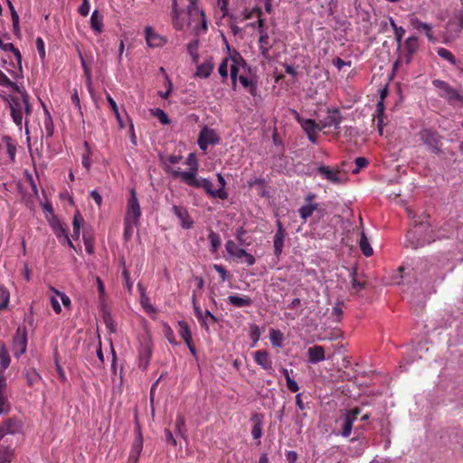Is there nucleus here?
Segmentation results:
<instances>
[{
    "label": "nucleus",
    "mask_w": 463,
    "mask_h": 463,
    "mask_svg": "<svg viewBox=\"0 0 463 463\" xmlns=\"http://www.w3.org/2000/svg\"><path fill=\"white\" fill-rule=\"evenodd\" d=\"M44 128L47 137H52L53 135V124L49 112H46V118L44 120Z\"/></svg>",
    "instance_id": "obj_57"
},
{
    "label": "nucleus",
    "mask_w": 463,
    "mask_h": 463,
    "mask_svg": "<svg viewBox=\"0 0 463 463\" xmlns=\"http://www.w3.org/2000/svg\"><path fill=\"white\" fill-rule=\"evenodd\" d=\"M107 101L108 103L109 104L112 111L114 112L118 121V124L120 127H123V123H122V119H121V117H120V114H119V111H118V105L116 103V101L113 99V98L108 94L107 97Z\"/></svg>",
    "instance_id": "obj_51"
},
{
    "label": "nucleus",
    "mask_w": 463,
    "mask_h": 463,
    "mask_svg": "<svg viewBox=\"0 0 463 463\" xmlns=\"http://www.w3.org/2000/svg\"><path fill=\"white\" fill-rule=\"evenodd\" d=\"M278 229L273 238L274 254L279 258L283 250L285 232L280 222H277Z\"/></svg>",
    "instance_id": "obj_21"
},
{
    "label": "nucleus",
    "mask_w": 463,
    "mask_h": 463,
    "mask_svg": "<svg viewBox=\"0 0 463 463\" xmlns=\"http://www.w3.org/2000/svg\"><path fill=\"white\" fill-rule=\"evenodd\" d=\"M227 303L235 307H247L251 306L252 300L248 296L244 295H231L227 298Z\"/></svg>",
    "instance_id": "obj_26"
},
{
    "label": "nucleus",
    "mask_w": 463,
    "mask_h": 463,
    "mask_svg": "<svg viewBox=\"0 0 463 463\" xmlns=\"http://www.w3.org/2000/svg\"><path fill=\"white\" fill-rule=\"evenodd\" d=\"M151 114L153 116H155L156 118H157L159 119V121L163 124V125H167L170 123V119L168 118V116L166 115V113L161 109H151Z\"/></svg>",
    "instance_id": "obj_49"
},
{
    "label": "nucleus",
    "mask_w": 463,
    "mask_h": 463,
    "mask_svg": "<svg viewBox=\"0 0 463 463\" xmlns=\"http://www.w3.org/2000/svg\"><path fill=\"white\" fill-rule=\"evenodd\" d=\"M188 21L183 17L182 12L178 9L177 0L172 1V21L173 26L177 31H183L186 26L190 27L193 34L199 37L206 33L208 30L207 21L203 10L197 5L198 0H187Z\"/></svg>",
    "instance_id": "obj_1"
},
{
    "label": "nucleus",
    "mask_w": 463,
    "mask_h": 463,
    "mask_svg": "<svg viewBox=\"0 0 463 463\" xmlns=\"http://www.w3.org/2000/svg\"><path fill=\"white\" fill-rule=\"evenodd\" d=\"M219 140L215 130L204 126L198 136V146L202 150L206 151L209 145L218 144Z\"/></svg>",
    "instance_id": "obj_13"
},
{
    "label": "nucleus",
    "mask_w": 463,
    "mask_h": 463,
    "mask_svg": "<svg viewBox=\"0 0 463 463\" xmlns=\"http://www.w3.org/2000/svg\"><path fill=\"white\" fill-rule=\"evenodd\" d=\"M36 49L42 59L45 57L44 42L42 38L38 37L35 42Z\"/></svg>",
    "instance_id": "obj_62"
},
{
    "label": "nucleus",
    "mask_w": 463,
    "mask_h": 463,
    "mask_svg": "<svg viewBox=\"0 0 463 463\" xmlns=\"http://www.w3.org/2000/svg\"><path fill=\"white\" fill-rule=\"evenodd\" d=\"M213 269L220 275L222 281L227 280V277H228L227 270L225 269V268L222 265L214 264Z\"/></svg>",
    "instance_id": "obj_63"
},
{
    "label": "nucleus",
    "mask_w": 463,
    "mask_h": 463,
    "mask_svg": "<svg viewBox=\"0 0 463 463\" xmlns=\"http://www.w3.org/2000/svg\"><path fill=\"white\" fill-rule=\"evenodd\" d=\"M165 85H166V90L158 92L159 97L162 98L163 99H165L170 96V94L172 92V89H173L172 81L168 78V76L165 77Z\"/></svg>",
    "instance_id": "obj_59"
},
{
    "label": "nucleus",
    "mask_w": 463,
    "mask_h": 463,
    "mask_svg": "<svg viewBox=\"0 0 463 463\" xmlns=\"http://www.w3.org/2000/svg\"><path fill=\"white\" fill-rule=\"evenodd\" d=\"M21 96H10L5 98V102L10 109V116L15 126L21 130L24 124L25 125V134H29L27 117L33 112V107L29 100V95L19 88L15 90Z\"/></svg>",
    "instance_id": "obj_2"
},
{
    "label": "nucleus",
    "mask_w": 463,
    "mask_h": 463,
    "mask_svg": "<svg viewBox=\"0 0 463 463\" xmlns=\"http://www.w3.org/2000/svg\"><path fill=\"white\" fill-rule=\"evenodd\" d=\"M231 68L230 75L232 83V89L235 90L237 87V78L241 73L250 72V69L247 65L242 56L236 51L231 53Z\"/></svg>",
    "instance_id": "obj_9"
},
{
    "label": "nucleus",
    "mask_w": 463,
    "mask_h": 463,
    "mask_svg": "<svg viewBox=\"0 0 463 463\" xmlns=\"http://www.w3.org/2000/svg\"><path fill=\"white\" fill-rule=\"evenodd\" d=\"M286 383H287V387L290 392H296L298 391L299 386H298V383L291 377H288V380H286Z\"/></svg>",
    "instance_id": "obj_64"
},
{
    "label": "nucleus",
    "mask_w": 463,
    "mask_h": 463,
    "mask_svg": "<svg viewBox=\"0 0 463 463\" xmlns=\"http://www.w3.org/2000/svg\"><path fill=\"white\" fill-rule=\"evenodd\" d=\"M172 212L179 219L184 229H190L193 226V221L185 208L183 206L173 205Z\"/></svg>",
    "instance_id": "obj_22"
},
{
    "label": "nucleus",
    "mask_w": 463,
    "mask_h": 463,
    "mask_svg": "<svg viewBox=\"0 0 463 463\" xmlns=\"http://www.w3.org/2000/svg\"><path fill=\"white\" fill-rule=\"evenodd\" d=\"M20 422L10 418L5 420L2 427H0V463H5L9 461V448L5 445V440H3L5 435L14 434L20 431Z\"/></svg>",
    "instance_id": "obj_7"
},
{
    "label": "nucleus",
    "mask_w": 463,
    "mask_h": 463,
    "mask_svg": "<svg viewBox=\"0 0 463 463\" xmlns=\"http://www.w3.org/2000/svg\"><path fill=\"white\" fill-rule=\"evenodd\" d=\"M317 172L322 178L335 184H342L345 180V173L326 165H320L317 168Z\"/></svg>",
    "instance_id": "obj_15"
},
{
    "label": "nucleus",
    "mask_w": 463,
    "mask_h": 463,
    "mask_svg": "<svg viewBox=\"0 0 463 463\" xmlns=\"http://www.w3.org/2000/svg\"><path fill=\"white\" fill-rule=\"evenodd\" d=\"M410 24L415 30L424 32L430 42H432V43L436 42V38L431 32V30H432L431 24L423 23L420 20H419L417 17H414V16H411L410 18Z\"/></svg>",
    "instance_id": "obj_19"
},
{
    "label": "nucleus",
    "mask_w": 463,
    "mask_h": 463,
    "mask_svg": "<svg viewBox=\"0 0 463 463\" xmlns=\"http://www.w3.org/2000/svg\"><path fill=\"white\" fill-rule=\"evenodd\" d=\"M198 47L199 40L197 39V37L187 44V52L192 56L193 61L194 62H196L199 59V55L197 52Z\"/></svg>",
    "instance_id": "obj_47"
},
{
    "label": "nucleus",
    "mask_w": 463,
    "mask_h": 463,
    "mask_svg": "<svg viewBox=\"0 0 463 463\" xmlns=\"http://www.w3.org/2000/svg\"><path fill=\"white\" fill-rule=\"evenodd\" d=\"M260 335L261 333L260 327L255 324L251 325L250 327V338L253 342L252 346H254L259 342Z\"/></svg>",
    "instance_id": "obj_53"
},
{
    "label": "nucleus",
    "mask_w": 463,
    "mask_h": 463,
    "mask_svg": "<svg viewBox=\"0 0 463 463\" xmlns=\"http://www.w3.org/2000/svg\"><path fill=\"white\" fill-rule=\"evenodd\" d=\"M194 313L198 320L200 321L202 326L208 332L209 331V326L207 323V320H205L203 313L202 309L196 306V304L194 302Z\"/></svg>",
    "instance_id": "obj_52"
},
{
    "label": "nucleus",
    "mask_w": 463,
    "mask_h": 463,
    "mask_svg": "<svg viewBox=\"0 0 463 463\" xmlns=\"http://www.w3.org/2000/svg\"><path fill=\"white\" fill-rule=\"evenodd\" d=\"M246 231L241 227L236 231L235 238L238 241V242L242 246H248L250 245L249 242L245 240Z\"/></svg>",
    "instance_id": "obj_58"
},
{
    "label": "nucleus",
    "mask_w": 463,
    "mask_h": 463,
    "mask_svg": "<svg viewBox=\"0 0 463 463\" xmlns=\"http://www.w3.org/2000/svg\"><path fill=\"white\" fill-rule=\"evenodd\" d=\"M4 140L6 143V149L7 154L12 161L15 158V153H16V147L11 142V138L7 136L4 137Z\"/></svg>",
    "instance_id": "obj_55"
},
{
    "label": "nucleus",
    "mask_w": 463,
    "mask_h": 463,
    "mask_svg": "<svg viewBox=\"0 0 463 463\" xmlns=\"http://www.w3.org/2000/svg\"><path fill=\"white\" fill-rule=\"evenodd\" d=\"M404 33H405V29L403 27H402V26H399L394 31V38H395V41L397 43V45H398L399 49L402 46V39Z\"/></svg>",
    "instance_id": "obj_61"
},
{
    "label": "nucleus",
    "mask_w": 463,
    "mask_h": 463,
    "mask_svg": "<svg viewBox=\"0 0 463 463\" xmlns=\"http://www.w3.org/2000/svg\"><path fill=\"white\" fill-rule=\"evenodd\" d=\"M0 49H3L5 51L11 50L14 56L16 57L17 61H21V53L19 50L16 49L12 43L3 44L2 41L0 40Z\"/></svg>",
    "instance_id": "obj_60"
},
{
    "label": "nucleus",
    "mask_w": 463,
    "mask_h": 463,
    "mask_svg": "<svg viewBox=\"0 0 463 463\" xmlns=\"http://www.w3.org/2000/svg\"><path fill=\"white\" fill-rule=\"evenodd\" d=\"M90 27L96 33H100L103 31V16L95 10L90 17Z\"/></svg>",
    "instance_id": "obj_35"
},
{
    "label": "nucleus",
    "mask_w": 463,
    "mask_h": 463,
    "mask_svg": "<svg viewBox=\"0 0 463 463\" xmlns=\"http://www.w3.org/2000/svg\"><path fill=\"white\" fill-rule=\"evenodd\" d=\"M359 247L364 256L370 257L373 255V248L371 247L369 240L367 239L364 232H362V233H361V238L359 241Z\"/></svg>",
    "instance_id": "obj_38"
},
{
    "label": "nucleus",
    "mask_w": 463,
    "mask_h": 463,
    "mask_svg": "<svg viewBox=\"0 0 463 463\" xmlns=\"http://www.w3.org/2000/svg\"><path fill=\"white\" fill-rule=\"evenodd\" d=\"M52 229L56 237L61 243H67L71 248L74 247L71 239L69 238L66 228H64V226L60 222H54L52 224Z\"/></svg>",
    "instance_id": "obj_27"
},
{
    "label": "nucleus",
    "mask_w": 463,
    "mask_h": 463,
    "mask_svg": "<svg viewBox=\"0 0 463 463\" xmlns=\"http://www.w3.org/2000/svg\"><path fill=\"white\" fill-rule=\"evenodd\" d=\"M359 412H360V411L358 409H354V410H351V411H347V413L345 416V420H344L342 432H341L343 437L346 438V437L350 436V434L352 432V429H353V424L355 421V420L357 419Z\"/></svg>",
    "instance_id": "obj_20"
},
{
    "label": "nucleus",
    "mask_w": 463,
    "mask_h": 463,
    "mask_svg": "<svg viewBox=\"0 0 463 463\" xmlns=\"http://www.w3.org/2000/svg\"><path fill=\"white\" fill-rule=\"evenodd\" d=\"M430 270L431 261L428 259L418 260L411 268L402 266L399 269L402 283L411 282V278H414L417 281L421 280L430 272Z\"/></svg>",
    "instance_id": "obj_5"
},
{
    "label": "nucleus",
    "mask_w": 463,
    "mask_h": 463,
    "mask_svg": "<svg viewBox=\"0 0 463 463\" xmlns=\"http://www.w3.org/2000/svg\"><path fill=\"white\" fill-rule=\"evenodd\" d=\"M151 358V348L148 344L145 345L139 352L140 366L146 369Z\"/></svg>",
    "instance_id": "obj_39"
},
{
    "label": "nucleus",
    "mask_w": 463,
    "mask_h": 463,
    "mask_svg": "<svg viewBox=\"0 0 463 463\" xmlns=\"http://www.w3.org/2000/svg\"><path fill=\"white\" fill-rule=\"evenodd\" d=\"M257 24H258V32L260 34L259 42H258L259 49L260 51L262 57L265 60H269L270 59L269 50L274 45L276 40L270 39V37L269 36L268 31L265 27V19L257 20Z\"/></svg>",
    "instance_id": "obj_10"
},
{
    "label": "nucleus",
    "mask_w": 463,
    "mask_h": 463,
    "mask_svg": "<svg viewBox=\"0 0 463 463\" xmlns=\"http://www.w3.org/2000/svg\"><path fill=\"white\" fill-rule=\"evenodd\" d=\"M164 335L165 336V338L167 339V341L173 345H177L178 343L176 342L175 338V334H174V331L172 330V328L165 324L164 325Z\"/></svg>",
    "instance_id": "obj_56"
},
{
    "label": "nucleus",
    "mask_w": 463,
    "mask_h": 463,
    "mask_svg": "<svg viewBox=\"0 0 463 463\" xmlns=\"http://www.w3.org/2000/svg\"><path fill=\"white\" fill-rule=\"evenodd\" d=\"M146 41L150 47H159L163 43V39L156 33L151 27H146L145 30Z\"/></svg>",
    "instance_id": "obj_33"
},
{
    "label": "nucleus",
    "mask_w": 463,
    "mask_h": 463,
    "mask_svg": "<svg viewBox=\"0 0 463 463\" xmlns=\"http://www.w3.org/2000/svg\"><path fill=\"white\" fill-rule=\"evenodd\" d=\"M342 116L337 109H328L327 115L320 120V126L323 128L334 127L335 129L340 128Z\"/></svg>",
    "instance_id": "obj_17"
},
{
    "label": "nucleus",
    "mask_w": 463,
    "mask_h": 463,
    "mask_svg": "<svg viewBox=\"0 0 463 463\" xmlns=\"http://www.w3.org/2000/svg\"><path fill=\"white\" fill-rule=\"evenodd\" d=\"M437 52L439 57L445 59L450 64H453V65L456 64V59L450 51L440 47L437 50Z\"/></svg>",
    "instance_id": "obj_50"
},
{
    "label": "nucleus",
    "mask_w": 463,
    "mask_h": 463,
    "mask_svg": "<svg viewBox=\"0 0 463 463\" xmlns=\"http://www.w3.org/2000/svg\"><path fill=\"white\" fill-rule=\"evenodd\" d=\"M308 362L311 364H317L326 359L325 349L321 345H314L307 349Z\"/></svg>",
    "instance_id": "obj_25"
},
{
    "label": "nucleus",
    "mask_w": 463,
    "mask_h": 463,
    "mask_svg": "<svg viewBox=\"0 0 463 463\" xmlns=\"http://www.w3.org/2000/svg\"><path fill=\"white\" fill-rule=\"evenodd\" d=\"M216 176H217V180L220 184V187L218 189L213 188V183L210 180H209V187L203 188V189L213 198L225 200L228 198V193L225 190L226 181L224 179V176L221 173H218L216 175Z\"/></svg>",
    "instance_id": "obj_16"
},
{
    "label": "nucleus",
    "mask_w": 463,
    "mask_h": 463,
    "mask_svg": "<svg viewBox=\"0 0 463 463\" xmlns=\"http://www.w3.org/2000/svg\"><path fill=\"white\" fill-rule=\"evenodd\" d=\"M11 359L7 349L5 346L0 347V371H5L10 364Z\"/></svg>",
    "instance_id": "obj_45"
},
{
    "label": "nucleus",
    "mask_w": 463,
    "mask_h": 463,
    "mask_svg": "<svg viewBox=\"0 0 463 463\" xmlns=\"http://www.w3.org/2000/svg\"><path fill=\"white\" fill-rule=\"evenodd\" d=\"M27 330L25 326H19L13 340V352L14 356L20 357L26 352Z\"/></svg>",
    "instance_id": "obj_12"
},
{
    "label": "nucleus",
    "mask_w": 463,
    "mask_h": 463,
    "mask_svg": "<svg viewBox=\"0 0 463 463\" xmlns=\"http://www.w3.org/2000/svg\"><path fill=\"white\" fill-rule=\"evenodd\" d=\"M293 113L296 120L301 126L307 135H313V133H317L318 130L322 129L320 124H317L315 120L302 118L296 110H294Z\"/></svg>",
    "instance_id": "obj_18"
},
{
    "label": "nucleus",
    "mask_w": 463,
    "mask_h": 463,
    "mask_svg": "<svg viewBox=\"0 0 463 463\" xmlns=\"http://www.w3.org/2000/svg\"><path fill=\"white\" fill-rule=\"evenodd\" d=\"M251 420L255 421L251 429V435L254 439H260L262 436L261 419L256 414L251 418Z\"/></svg>",
    "instance_id": "obj_41"
},
{
    "label": "nucleus",
    "mask_w": 463,
    "mask_h": 463,
    "mask_svg": "<svg viewBox=\"0 0 463 463\" xmlns=\"http://www.w3.org/2000/svg\"><path fill=\"white\" fill-rule=\"evenodd\" d=\"M436 237L428 221L416 222L406 234V246L412 249L423 247L434 241Z\"/></svg>",
    "instance_id": "obj_3"
},
{
    "label": "nucleus",
    "mask_w": 463,
    "mask_h": 463,
    "mask_svg": "<svg viewBox=\"0 0 463 463\" xmlns=\"http://www.w3.org/2000/svg\"><path fill=\"white\" fill-rule=\"evenodd\" d=\"M138 288L140 290V304L143 309L150 316L155 315L156 313V308L150 303V299L146 294L141 284H138Z\"/></svg>",
    "instance_id": "obj_32"
},
{
    "label": "nucleus",
    "mask_w": 463,
    "mask_h": 463,
    "mask_svg": "<svg viewBox=\"0 0 463 463\" xmlns=\"http://www.w3.org/2000/svg\"><path fill=\"white\" fill-rule=\"evenodd\" d=\"M143 449V439L139 434L134 440L131 451L129 453V461L137 463L139 456Z\"/></svg>",
    "instance_id": "obj_31"
},
{
    "label": "nucleus",
    "mask_w": 463,
    "mask_h": 463,
    "mask_svg": "<svg viewBox=\"0 0 463 463\" xmlns=\"http://www.w3.org/2000/svg\"><path fill=\"white\" fill-rule=\"evenodd\" d=\"M225 250L229 256L236 260H241L243 259V255L246 254V250L239 248L237 244L232 240H228L226 241Z\"/></svg>",
    "instance_id": "obj_29"
},
{
    "label": "nucleus",
    "mask_w": 463,
    "mask_h": 463,
    "mask_svg": "<svg viewBox=\"0 0 463 463\" xmlns=\"http://www.w3.org/2000/svg\"><path fill=\"white\" fill-rule=\"evenodd\" d=\"M248 73L249 72L241 73L239 78H237V80L240 81L243 88L246 89L251 96L255 97L258 92L257 82L253 79L250 78Z\"/></svg>",
    "instance_id": "obj_23"
},
{
    "label": "nucleus",
    "mask_w": 463,
    "mask_h": 463,
    "mask_svg": "<svg viewBox=\"0 0 463 463\" xmlns=\"http://www.w3.org/2000/svg\"><path fill=\"white\" fill-rule=\"evenodd\" d=\"M10 294L6 288L0 286V310L7 307L9 303Z\"/></svg>",
    "instance_id": "obj_48"
},
{
    "label": "nucleus",
    "mask_w": 463,
    "mask_h": 463,
    "mask_svg": "<svg viewBox=\"0 0 463 463\" xmlns=\"http://www.w3.org/2000/svg\"><path fill=\"white\" fill-rule=\"evenodd\" d=\"M269 340L274 347H281L283 345L284 335L281 331L271 328L269 329Z\"/></svg>",
    "instance_id": "obj_36"
},
{
    "label": "nucleus",
    "mask_w": 463,
    "mask_h": 463,
    "mask_svg": "<svg viewBox=\"0 0 463 463\" xmlns=\"http://www.w3.org/2000/svg\"><path fill=\"white\" fill-rule=\"evenodd\" d=\"M404 48L406 50V63L411 62V56L417 52L419 48V40L415 35L408 37L404 42Z\"/></svg>",
    "instance_id": "obj_28"
},
{
    "label": "nucleus",
    "mask_w": 463,
    "mask_h": 463,
    "mask_svg": "<svg viewBox=\"0 0 463 463\" xmlns=\"http://www.w3.org/2000/svg\"><path fill=\"white\" fill-rule=\"evenodd\" d=\"M241 20H250L254 17H257L258 20L264 19L262 17V10L259 6H254L252 8H244L241 13Z\"/></svg>",
    "instance_id": "obj_34"
},
{
    "label": "nucleus",
    "mask_w": 463,
    "mask_h": 463,
    "mask_svg": "<svg viewBox=\"0 0 463 463\" xmlns=\"http://www.w3.org/2000/svg\"><path fill=\"white\" fill-rule=\"evenodd\" d=\"M179 335L184 341V343L193 342L192 332L189 328L188 324L185 321H178Z\"/></svg>",
    "instance_id": "obj_37"
},
{
    "label": "nucleus",
    "mask_w": 463,
    "mask_h": 463,
    "mask_svg": "<svg viewBox=\"0 0 463 463\" xmlns=\"http://www.w3.org/2000/svg\"><path fill=\"white\" fill-rule=\"evenodd\" d=\"M254 361L264 370L272 371V361L267 351L259 350L254 354Z\"/></svg>",
    "instance_id": "obj_24"
},
{
    "label": "nucleus",
    "mask_w": 463,
    "mask_h": 463,
    "mask_svg": "<svg viewBox=\"0 0 463 463\" xmlns=\"http://www.w3.org/2000/svg\"><path fill=\"white\" fill-rule=\"evenodd\" d=\"M185 164L190 166V170L183 171L180 168L173 169V176L181 178V180L189 186L194 188H208L209 179L197 176L198 161L195 154H189Z\"/></svg>",
    "instance_id": "obj_4"
},
{
    "label": "nucleus",
    "mask_w": 463,
    "mask_h": 463,
    "mask_svg": "<svg viewBox=\"0 0 463 463\" xmlns=\"http://www.w3.org/2000/svg\"><path fill=\"white\" fill-rule=\"evenodd\" d=\"M463 29V10L454 13L453 16L448 22L446 31L448 37L454 39L458 37Z\"/></svg>",
    "instance_id": "obj_14"
},
{
    "label": "nucleus",
    "mask_w": 463,
    "mask_h": 463,
    "mask_svg": "<svg viewBox=\"0 0 463 463\" xmlns=\"http://www.w3.org/2000/svg\"><path fill=\"white\" fill-rule=\"evenodd\" d=\"M432 84L440 98L446 99L449 104L463 102V96L448 82L441 80H432Z\"/></svg>",
    "instance_id": "obj_8"
},
{
    "label": "nucleus",
    "mask_w": 463,
    "mask_h": 463,
    "mask_svg": "<svg viewBox=\"0 0 463 463\" xmlns=\"http://www.w3.org/2000/svg\"><path fill=\"white\" fill-rule=\"evenodd\" d=\"M5 379L0 376V414L7 411L8 404L5 395Z\"/></svg>",
    "instance_id": "obj_40"
},
{
    "label": "nucleus",
    "mask_w": 463,
    "mask_h": 463,
    "mask_svg": "<svg viewBox=\"0 0 463 463\" xmlns=\"http://www.w3.org/2000/svg\"><path fill=\"white\" fill-rule=\"evenodd\" d=\"M231 62H232V59H231V54H230L228 57H226L222 60V61L221 62V64L218 68V72L223 80H226L228 78V75H229L228 69L231 68Z\"/></svg>",
    "instance_id": "obj_44"
},
{
    "label": "nucleus",
    "mask_w": 463,
    "mask_h": 463,
    "mask_svg": "<svg viewBox=\"0 0 463 463\" xmlns=\"http://www.w3.org/2000/svg\"><path fill=\"white\" fill-rule=\"evenodd\" d=\"M213 68H214L213 62L212 59L210 58L197 66L196 71L194 73V77L200 78V79H206L211 75V73L213 71Z\"/></svg>",
    "instance_id": "obj_30"
},
{
    "label": "nucleus",
    "mask_w": 463,
    "mask_h": 463,
    "mask_svg": "<svg viewBox=\"0 0 463 463\" xmlns=\"http://www.w3.org/2000/svg\"><path fill=\"white\" fill-rule=\"evenodd\" d=\"M317 209V203H308V204L303 205L298 210L299 215L304 221H306L308 217H310L313 214L314 211Z\"/></svg>",
    "instance_id": "obj_43"
},
{
    "label": "nucleus",
    "mask_w": 463,
    "mask_h": 463,
    "mask_svg": "<svg viewBox=\"0 0 463 463\" xmlns=\"http://www.w3.org/2000/svg\"><path fill=\"white\" fill-rule=\"evenodd\" d=\"M420 139L432 153L440 152V138L437 132L424 128L419 133Z\"/></svg>",
    "instance_id": "obj_11"
},
{
    "label": "nucleus",
    "mask_w": 463,
    "mask_h": 463,
    "mask_svg": "<svg viewBox=\"0 0 463 463\" xmlns=\"http://www.w3.org/2000/svg\"><path fill=\"white\" fill-rule=\"evenodd\" d=\"M208 238L211 242V251L213 253H216L222 244V240H221L220 235L217 232L211 230L209 232Z\"/></svg>",
    "instance_id": "obj_42"
},
{
    "label": "nucleus",
    "mask_w": 463,
    "mask_h": 463,
    "mask_svg": "<svg viewBox=\"0 0 463 463\" xmlns=\"http://www.w3.org/2000/svg\"><path fill=\"white\" fill-rule=\"evenodd\" d=\"M0 85L14 90H18V86L13 82L1 70H0Z\"/></svg>",
    "instance_id": "obj_54"
},
{
    "label": "nucleus",
    "mask_w": 463,
    "mask_h": 463,
    "mask_svg": "<svg viewBox=\"0 0 463 463\" xmlns=\"http://www.w3.org/2000/svg\"><path fill=\"white\" fill-rule=\"evenodd\" d=\"M83 222H84V220H83L82 216L79 213H77L74 215L73 222H72L73 233L71 236L73 239H79L80 233V226L83 223Z\"/></svg>",
    "instance_id": "obj_46"
},
{
    "label": "nucleus",
    "mask_w": 463,
    "mask_h": 463,
    "mask_svg": "<svg viewBox=\"0 0 463 463\" xmlns=\"http://www.w3.org/2000/svg\"><path fill=\"white\" fill-rule=\"evenodd\" d=\"M141 216L140 205L134 189L130 191V197L128 201L127 213L124 220L125 235L131 233L133 228L138 224Z\"/></svg>",
    "instance_id": "obj_6"
}]
</instances>
